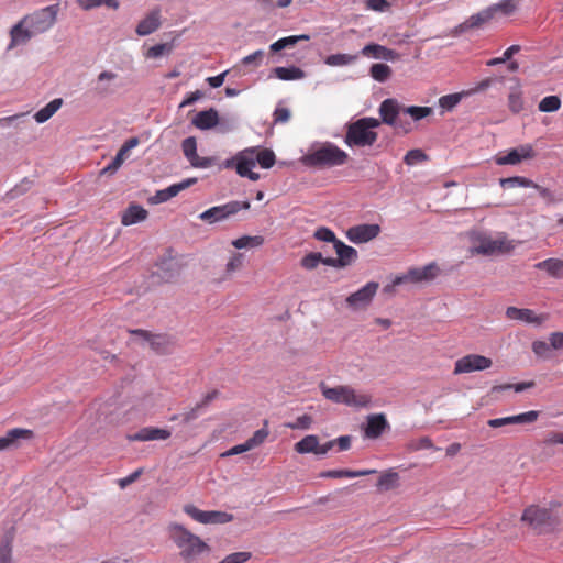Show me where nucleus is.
<instances>
[{
    "instance_id": "1",
    "label": "nucleus",
    "mask_w": 563,
    "mask_h": 563,
    "mask_svg": "<svg viewBox=\"0 0 563 563\" xmlns=\"http://www.w3.org/2000/svg\"><path fill=\"white\" fill-rule=\"evenodd\" d=\"M169 538L180 549V556L187 562H195L199 555L209 551V545L183 525L172 522L168 526Z\"/></svg>"
},
{
    "instance_id": "2",
    "label": "nucleus",
    "mask_w": 563,
    "mask_h": 563,
    "mask_svg": "<svg viewBox=\"0 0 563 563\" xmlns=\"http://www.w3.org/2000/svg\"><path fill=\"white\" fill-rule=\"evenodd\" d=\"M349 159L345 151L332 142H325L316 148H311L302 156L301 162L308 167H334L344 165Z\"/></svg>"
},
{
    "instance_id": "3",
    "label": "nucleus",
    "mask_w": 563,
    "mask_h": 563,
    "mask_svg": "<svg viewBox=\"0 0 563 563\" xmlns=\"http://www.w3.org/2000/svg\"><path fill=\"white\" fill-rule=\"evenodd\" d=\"M379 125V119L372 117H364L352 123H349L346 124L344 143L351 148L372 146L378 137L374 129L378 128Z\"/></svg>"
},
{
    "instance_id": "4",
    "label": "nucleus",
    "mask_w": 563,
    "mask_h": 563,
    "mask_svg": "<svg viewBox=\"0 0 563 563\" xmlns=\"http://www.w3.org/2000/svg\"><path fill=\"white\" fill-rule=\"evenodd\" d=\"M521 522L540 536L554 532L560 523V518L553 515L550 509L530 505L523 510Z\"/></svg>"
},
{
    "instance_id": "5",
    "label": "nucleus",
    "mask_w": 563,
    "mask_h": 563,
    "mask_svg": "<svg viewBox=\"0 0 563 563\" xmlns=\"http://www.w3.org/2000/svg\"><path fill=\"white\" fill-rule=\"evenodd\" d=\"M323 397L334 404H343L354 408H368L372 405V398L367 394L357 393L347 385L329 387L324 384L320 386Z\"/></svg>"
},
{
    "instance_id": "6",
    "label": "nucleus",
    "mask_w": 563,
    "mask_h": 563,
    "mask_svg": "<svg viewBox=\"0 0 563 563\" xmlns=\"http://www.w3.org/2000/svg\"><path fill=\"white\" fill-rule=\"evenodd\" d=\"M250 207L251 203L249 200H232L224 205L214 206L205 210L202 213L199 214V219L209 224H213L230 219L241 210H249Z\"/></svg>"
},
{
    "instance_id": "7",
    "label": "nucleus",
    "mask_w": 563,
    "mask_h": 563,
    "mask_svg": "<svg viewBox=\"0 0 563 563\" xmlns=\"http://www.w3.org/2000/svg\"><path fill=\"white\" fill-rule=\"evenodd\" d=\"M58 5L52 4L40 9L32 14L25 15L26 25L33 30L35 35L48 31L56 22Z\"/></svg>"
},
{
    "instance_id": "8",
    "label": "nucleus",
    "mask_w": 563,
    "mask_h": 563,
    "mask_svg": "<svg viewBox=\"0 0 563 563\" xmlns=\"http://www.w3.org/2000/svg\"><path fill=\"white\" fill-rule=\"evenodd\" d=\"M184 512L203 525H223L233 520L232 514L220 510H200L191 504L184 506Z\"/></svg>"
},
{
    "instance_id": "9",
    "label": "nucleus",
    "mask_w": 563,
    "mask_h": 563,
    "mask_svg": "<svg viewBox=\"0 0 563 563\" xmlns=\"http://www.w3.org/2000/svg\"><path fill=\"white\" fill-rule=\"evenodd\" d=\"M257 148L258 146H251L239 151L234 156L227 158L222 163V167L227 169H234L235 173L241 176L256 166L254 151H257Z\"/></svg>"
},
{
    "instance_id": "10",
    "label": "nucleus",
    "mask_w": 563,
    "mask_h": 563,
    "mask_svg": "<svg viewBox=\"0 0 563 563\" xmlns=\"http://www.w3.org/2000/svg\"><path fill=\"white\" fill-rule=\"evenodd\" d=\"M334 251L338 257H327L324 265L334 268H344L354 264L358 258L356 249L345 244L343 241L335 242Z\"/></svg>"
},
{
    "instance_id": "11",
    "label": "nucleus",
    "mask_w": 563,
    "mask_h": 563,
    "mask_svg": "<svg viewBox=\"0 0 563 563\" xmlns=\"http://www.w3.org/2000/svg\"><path fill=\"white\" fill-rule=\"evenodd\" d=\"M156 272L154 275L164 283H170L175 280L181 272V263L180 260L173 256L170 252H168L167 255H164L157 263H156Z\"/></svg>"
},
{
    "instance_id": "12",
    "label": "nucleus",
    "mask_w": 563,
    "mask_h": 563,
    "mask_svg": "<svg viewBox=\"0 0 563 563\" xmlns=\"http://www.w3.org/2000/svg\"><path fill=\"white\" fill-rule=\"evenodd\" d=\"M130 333L141 339L142 342L148 343L151 349L157 354H167L172 351V338L166 334H152L142 329L131 330Z\"/></svg>"
},
{
    "instance_id": "13",
    "label": "nucleus",
    "mask_w": 563,
    "mask_h": 563,
    "mask_svg": "<svg viewBox=\"0 0 563 563\" xmlns=\"http://www.w3.org/2000/svg\"><path fill=\"white\" fill-rule=\"evenodd\" d=\"M490 358L479 354H467L455 362L454 374H464L475 371H484L492 366Z\"/></svg>"
},
{
    "instance_id": "14",
    "label": "nucleus",
    "mask_w": 563,
    "mask_h": 563,
    "mask_svg": "<svg viewBox=\"0 0 563 563\" xmlns=\"http://www.w3.org/2000/svg\"><path fill=\"white\" fill-rule=\"evenodd\" d=\"M378 286L379 285L376 282L367 283L362 288H360L357 291L351 294L346 298V300H345L346 305L353 310H358V309L367 307L372 302V300L378 289Z\"/></svg>"
},
{
    "instance_id": "15",
    "label": "nucleus",
    "mask_w": 563,
    "mask_h": 563,
    "mask_svg": "<svg viewBox=\"0 0 563 563\" xmlns=\"http://www.w3.org/2000/svg\"><path fill=\"white\" fill-rule=\"evenodd\" d=\"M380 233V227L376 223H364L351 227L346 231L349 241L355 244L367 243Z\"/></svg>"
},
{
    "instance_id": "16",
    "label": "nucleus",
    "mask_w": 563,
    "mask_h": 563,
    "mask_svg": "<svg viewBox=\"0 0 563 563\" xmlns=\"http://www.w3.org/2000/svg\"><path fill=\"white\" fill-rule=\"evenodd\" d=\"M197 183V178H186L177 184H173L167 188L157 190L155 195L148 198V202L152 205H159L168 201L169 199L176 197L180 191L189 188L194 184Z\"/></svg>"
},
{
    "instance_id": "17",
    "label": "nucleus",
    "mask_w": 563,
    "mask_h": 563,
    "mask_svg": "<svg viewBox=\"0 0 563 563\" xmlns=\"http://www.w3.org/2000/svg\"><path fill=\"white\" fill-rule=\"evenodd\" d=\"M534 155L533 148L530 144L520 145L519 147L511 148L505 155H498L495 158L497 165H517L523 159L532 158Z\"/></svg>"
},
{
    "instance_id": "18",
    "label": "nucleus",
    "mask_w": 563,
    "mask_h": 563,
    "mask_svg": "<svg viewBox=\"0 0 563 563\" xmlns=\"http://www.w3.org/2000/svg\"><path fill=\"white\" fill-rule=\"evenodd\" d=\"M506 317L510 320L521 321L536 327H541L548 320V314H536L531 309L517 307H508L506 309Z\"/></svg>"
},
{
    "instance_id": "19",
    "label": "nucleus",
    "mask_w": 563,
    "mask_h": 563,
    "mask_svg": "<svg viewBox=\"0 0 563 563\" xmlns=\"http://www.w3.org/2000/svg\"><path fill=\"white\" fill-rule=\"evenodd\" d=\"M539 417V411L530 410L515 416L489 419L487 424L492 428H501L510 424H529L534 422Z\"/></svg>"
},
{
    "instance_id": "20",
    "label": "nucleus",
    "mask_w": 563,
    "mask_h": 563,
    "mask_svg": "<svg viewBox=\"0 0 563 563\" xmlns=\"http://www.w3.org/2000/svg\"><path fill=\"white\" fill-rule=\"evenodd\" d=\"M378 113L380 115V123L393 126V124L397 123L399 115L404 114V106L396 99L388 98L379 104Z\"/></svg>"
},
{
    "instance_id": "21",
    "label": "nucleus",
    "mask_w": 563,
    "mask_h": 563,
    "mask_svg": "<svg viewBox=\"0 0 563 563\" xmlns=\"http://www.w3.org/2000/svg\"><path fill=\"white\" fill-rule=\"evenodd\" d=\"M474 252L483 255H493L495 253L509 251L510 246L505 239H492L489 236H481L477 244L473 247Z\"/></svg>"
},
{
    "instance_id": "22",
    "label": "nucleus",
    "mask_w": 563,
    "mask_h": 563,
    "mask_svg": "<svg viewBox=\"0 0 563 563\" xmlns=\"http://www.w3.org/2000/svg\"><path fill=\"white\" fill-rule=\"evenodd\" d=\"M360 54L365 57L382 59L386 62H395L398 60L400 57L399 53H397L396 51L377 43L366 44L360 51Z\"/></svg>"
},
{
    "instance_id": "23",
    "label": "nucleus",
    "mask_w": 563,
    "mask_h": 563,
    "mask_svg": "<svg viewBox=\"0 0 563 563\" xmlns=\"http://www.w3.org/2000/svg\"><path fill=\"white\" fill-rule=\"evenodd\" d=\"M161 9L154 8L136 25L135 32L139 36H146L157 31L161 25Z\"/></svg>"
},
{
    "instance_id": "24",
    "label": "nucleus",
    "mask_w": 563,
    "mask_h": 563,
    "mask_svg": "<svg viewBox=\"0 0 563 563\" xmlns=\"http://www.w3.org/2000/svg\"><path fill=\"white\" fill-rule=\"evenodd\" d=\"M386 429H389V423L384 413H374L367 417V422L364 428L365 437L368 439L379 438Z\"/></svg>"
},
{
    "instance_id": "25",
    "label": "nucleus",
    "mask_w": 563,
    "mask_h": 563,
    "mask_svg": "<svg viewBox=\"0 0 563 563\" xmlns=\"http://www.w3.org/2000/svg\"><path fill=\"white\" fill-rule=\"evenodd\" d=\"M140 143L137 137H131L124 142L121 148L118 151L111 163L101 169V175L115 173L123 164L126 154L137 146Z\"/></svg>"
},
{
    "instance_id": "26",
    "label": "nucleus",
    "mask_w": 563,
    "mask_h": 563,
    "mask_svg": "<svg viewBox=\"0 0 563 563\" xmlns=\"http://www.w3.org/2000/svg\"><path fill=\"white\" fill-rule=\"evenodd\" d=\"M33 431L30 429L14 428L0 438V452L16 448L19 440H31Z\"/></svg>"
},
{
    "instance_id": "27",
    "label": "nucleus",
    "mask_w": 563,
    "mask_h": 563,
    "mask_svg": "<svg viewBox=\"0 0 563 563\" xmlns=\"http://www.w3.org/2000/svg\"><path fill=\"white\" fill-rule=\"evenodd\" d=\"M10 36L11 41L8 46V49H11L16 45L26 43L33 36H35V33H33V30L26 25V21H24L23 18L20 22L12 26V29L10 30Z\"/></svg>"
},
{
    "instance_id": "28",
    "label": "nucleus",
    "mask_w": 563,
    "mask_h": 563,
    "mask_svg": "<svg viewBox=\"0 0 563 563\" xmlns=\"http://www.w3.org/2000/svg\"><path fill=\"white\" fill-rule=\"evenodd\" d=\"M494 16V8H486L473 15L456 26V33H462L470 29L481 27L486 22L490 21Z\"/></svg>"
},
{
    "instance_id": "29",
    "label": "nucleus",
    "mask_w": 563,
    "mask_h": 563,
    "mask_svg": "<svg viewBox=\"0 0 563 563\" xmlns=\"http://www.w3.org/2000/svg\"><path fill=\"white\" fill-rule=\"evenodd\" d=\"M170 437V431L167 429L144 427L134 434L130 435L131 441H156L167 440Z\"/></svg>"
},
{
    "instance_id": "30",
    "label": "nucleus",
    "mask_w": 563,
    "mask_h": 563,
    "mask_svg": "<svg viewBox=\"0 0 563 563\" xmlns=\"http://www.w3.org/2000/svg\"><path fill=\"white\" fill-rule=\"evenodd\" d=\"M219 123L218 111L213 108L200 111L192 119V124L199 130H210Z\"/></svg>"
},
{
    "instance_id": "31",
    "label": "nucleus",
    "mask_w": 563,
    "mask_h": 563,
    "mask_svg": "<svg viewBox=\"0 0 563 563\" xmlns=\"http://www.w3.org/2000/svg\"><path fill=\"white\" fill-rule=\"evenodd\" d=\"M117 77L118 75L113 71H101L97 77V85L93 88L95 93L101 98L112 95L114 89L111 87L110 82Z\"/></svg>"
},
{
    "instance_id": "32",
    "label": "nucleus",
    "mask_w": 563,
    "mask_h": 563,
    "mask_svg": "<svg viewBox=\"0 0 563 563\" xmlns=\"http://www.w3.org/2000/svg\"><path fill=\"white\" fill-rule=\"evenodd\" d=\"M534 267L540 271L547 272L551 277L562 278L563 277V261L560 258H547L538 262Z\"/></svg>"
},
{
    "instance_id": "33",
    "label": "nucleus",
    "mask_w": 563,
    "mask_h": 563,
    "mask_svg": "<svg viewBox=\"0 0 563 563\" xmlns=\"http://www.w3.org/2000/svg\"><path fill=\"white\" fill-rule=\"evenodd\" d=\"M147 211L140 205H131L122 214L121 222L123 225H132L145 220Z\"/></svg>"
},
{
    "instance_id": "34",
    "label": "nucleus",
    "mask_w": 563,
    "mask_h": 563,
    "mask_svg": "<svg viewBox=\"0 0 563 563\" xmlns=\"http://www.w3.org/2000/svg\"><path fill=\"white\" fill-rule=\"evenodd\" d=\"M376 473L375 470H361V471H351V470H329L320 473V477L322 478H341L349 477L355 478L361 476H366L369 474Z\"/></svg>"
},
{
    "instance_id": "35",
    "label": "nucleus",
    "mask_w": 563,
    "mask_h": 563,
    "mask_svg": "<svg viewBox=\"0 0 563 563\" xmlns=\"http://www.w3.org/2000/svg\"><path fill=\"white\" fill-rule=\"evenodd\" d=\"M62 104L63 100L60 98L53 99L45 107L35 112L34 120L40 124L48 121L59 110Z\"/></svg>"
},
{
    "instance_id": "36",
    "label": "nucleus",
    "mask_w": 563,
    "mask_h": 563,
    "mask_svg": "<svg viewBox=\"0 0 563 563\" xmlns=\"http://www.w3.org/2000/svg\"><path fill=\"white\" fill-rule=\"evenodd\" d=\"M360 55V52L357 54H331L324 58V64L331 67L349 66L354 64Z\"/></svg>"
},
{
    "instance_id": "37",
    "label": "nucleus",
    "mask_w": 563,
    "mask_h": 563,
    "mask_svg": "<svg viewBox=\"0 0 563 563\" xmlns=\"http://www.w3.org/2000/svg\"><path fill=\"white\" fill-rule=\"evenodd\" d=\"M275 76L284 81L299 80L305 78V71L297 66L276 67L274 68Z\"/></svg>"
},
{
    "instance_id": "38",
    "label": "nucleus",
    "mask_w": 563,
    "mask_h": 563,
    "mask_svg": "<svg viewBox=\"0 0 563 563\" xmlns=\"http://www.w3.org/2000/svg\"><path fill=\"white\" fill-rule=\"evenodd\" d=\"M319 438L314 434H308L295 444V451L299 454H316Z\"/></svg>"
},
{
    "instance_id": "39",
    "label": "nucleus",
    "mask_w": 563,
    "mask_h": 563,
    "mask_svg": "<svg viewBox=\"0 0 563 563\" xmlns=\"http://www.w3.org/2000/svg\"><path fill=\"white\" fill-rule=\"evenodd\" d=\"M254 159L262 168L268 169L274 166L276 162L275 153L271 148H261L254 151Z\"/></svg>"
},
{
    "instance_id": "40",
    "label": "nucleus",
    "mask_w": 563,
    "mask_h": 563,
    "mask_svg": "<svg viewBox=\"0 0 563 563\" xmlns=\"http://www.w3.org/2000/svg\"><path fill=\"white\" fill-rule=\"evenodd\" d=\"M391 68L383 63L373 64L369 68L371 77L377 82H386L391 76Z\"/></svg>"
},
{
    "instance_id": "41",
    "label": "nucleus",
    "mask_w": 563,
    "mask_h": 563,
    "mask_svg": "<svg viewBox=\"0 0 563 563\" xmlns=\"http://www.w3.org/2000/svg\"><path fill=\"white\" fill-rule=\"evenodd\" d=\"M499 185L505 189L516 188V187L530 188L532 186H536V183L533 180L522 177V176H512V177L499 179Z\"/></svg>"
},
{
    "instance_id": "42",
    "label": "nucleus",
    "mask_w": 563,
    "mask_h": 563,
    "mask_svg": "<svg viewBox=\"0 0 563 563\" xmlns=\"http://www.w3.org/2000/svg\"><path fill=\"white\" fill-rule=\"evenodd\" d=\"M12 541L13 536L5 533L0 542V563H13L12 560Z\"/></svg>"
},
{
    "instance_id": "43",
    "label": "nucleus",
    "mask_w": 563,
    "mask_h": 563,
    "mask_svg": "<svg viewBox=\"0 0 563 563\" xmlns=\"http://www.w3.org/2000/svg\"><path fill=\"white\" fill-rule=\"evenodd\" d=\"M411 282V283H420L426 282V279L422 276V273L419 267L410 268L406 274L401 276H397L394 282L393 286H398L404 283Z\"/></svg>"
},
{
    "instance_id": "44",
    "label": "nucleus",
    "mask_w": 563,
    "mask_h": 563,
    "mask_svg": "<svg viewBox=\"0 0 563 563\" xmlns=\"http://www.w3.org/2000/svg\"><path fill=\"white\" fill-rule=\"evenodd\" d=\"M325 258L327 257H323L320 252H310L301 258L300 265L305 269L312 271L317 268L319 264L324 265Z\"/></svg>"
},
{
    "instance_id": "45",
    "label": "nucleus",
    "mask_w": 563,
    "mask_h": 563,
    "mask_svg": "<svg viewBox=\"0 0 563 563\" xmlns=\"http://www.w3.org/2000/svg\"><path fill=\"white\" fill-rule=\"evenodd\" d=\"M33 181L27 177L23 178L19 184H16L12 189L7 192V198L9 200H13L19 198L20 196L26 194L32 188Z\"/></svg>"
},
{
    "instance_id": "46",
    "label": "nucleus",
    "mask_w": 563,
    "mask_h": 563,
    "mask_svg": "<svg viewBox=\"0 0 563 563\" xmlns=\"http://www.w3.org/2000/svg\"><path fill=\"white\" fill-rule=\"evenodd\" d=\"M561 107V99L558 96H547L544 97L538 106L539 111L541 112H554L558 111Z\"/></svg>"
},
{
    "instance_id": "47",
    "label": "nucleus",
    "mask_w": 563,
    "mask_h": 563,
    "mask_svg": "<svg viewBox=\"0 0 563 563\" xmlns=\"http://www.w3.org/2000/svg\"><path fill=\"white\" fill-rule=\"evenodd\" d=\"M263 243V238L260 235L249 236L244 235L239 239H235L232 244L235 249H246V247H255L260 246Z\"/></svg>"
},
{
    "instance_id": "48",
    "label": "nucleus",
    "mask_w": 563,
    "mask_h": 563,
    "mask_svg": "<svg viewBox=\"0 0 563 563\" xmlns=\"http://www.w3.org/2000/svg\"><path fill=\"white\" fill-rule=\"evenodd\" d=\"M432 109L430 107H420V106H409L404 107V114L410 115L413 121H419L429 114H431Z\"/></svg>"
},
{
    "instance_id": "49",
    "label": "nucleus",
    "mask_w": 563,
    "mask_h": 563,
    "mask_svg": "<svg viewBox=\"0 0 563 563\" xmlns=\"http://www.w3.org/2000/svg\"><path fill=\"white\" fill-rule=\"evenodd\" d=\"M398 478V473L393 471L386 472L379 477L377 487L380 489L389 490L397 485Z\"/></svg>"
},
{
    "instance_id": "50",
    "label": "nucleus",
    "mask_w": 563,
    "mask_h": 563,
    "mask_svg": "<svg viewBox=\"0 0 563 563\" xmlns=\"http://www.w3.org/2000/svg\"><path fill=\"white\" fill-rule=\"evenodd\" d=\"M462 93H450L439 99V107L443 111H452L461 101Z\"/></svg>"
},
{
    "instance_id": "51",
    "label": "nucleus",
    "mask_w": 563,
    "mask_h": 563,
    "mask_svg": "<svg viewBox=\"0 0 563 563\" xmlns=\"http://www.w3.org/2000/svg\"><path fill=\"white\" fill-rule=\"evenodd\" d=\"M313 236L319 241L332 243L333 246L335 245V242L340 241V239L336 238L335 233L327 227L318 228L314 231Z\"/></svg>"
},
{
    "instance_id": "52",
    "label": "nucleus",
    "mask_w": 563,
    "mask_h": 563,
    "mask_svg": "<svg viewBox=\"0 0 563 563\" xmlns=\"http://www.w3.org/2000/svg\"><path fill=\"white\" fill-rule=\"evenodd\" d=\"M181 150L187 158L190 161L191 158H196L197 155V141L194 136H188L181 142Z\"/></svg>"
},
{
    "instance_id": "53",
    "label": "nucleus",
    "mask_w": 563,
    "mask_h": 563,
    "mask_svg": "<svg viewBox=\"0 0 563 563\" xmlns=\"http://www.w3.org/2000/svg\"><path fill=\"white\" fill-rule=\"evenodd\" d=\"M81 5L85 10H91L100 5H107L117 10L120 3L118 0H85Z\"/></svg>"
},
{
    "instance_id": "54",
    "label": "nucleus",
    "mask_w": 563,
    "mask_h": 563,
    "mask_svg": "<svg viewBox=\"0 0 563 563\" xmlns=\"http://www.w3.org/2000/svg\"><path fill=\"white\" fill-rule=\"evenodd\" d=\"M508 107L514 113H519L523 109V100L519 91H511L509 93Z\"/></svg>"
},
{
    "instance_id": "55",
    "label": "nucleus",
    "mask_w": 563,
    "mask_h": 563,
    "mask_svg": "<svg viewBox=\"0 0 563 563\" xmlns=\"http://www.w3.org/2000/svg\"><path fill=\"white\" fill-rule=\"evenodd\" d=\"M218 132L224 134L233 131L236 128V120L233 118H219V123L216 124Z\"/></svg>"
},
{
    "instance_id": "56",
    "label": "nucleus",
    "mask_w": 563,
    "mask_h": 563,
    "mask_svg": "<svg viewBox=\"0 0 563 563\" xmlns=\"http://www.w3.org/2000/svg\"><path fill=\"white\" fill-rule=\"evenodd\" d=\"M312 423V418L309 415H302L296 418L294 422H289L286 426L290 429H309Z\"/></svg>"
},
{
    "instance_id": "57",
    "label": "nucleus",
    "mask_w": 563,
    "mask_h": 563,
    "mask_svg": "<svg viewBox=\"0 0 563 563\" xmlns=\"http://www.w3.org/2000/svg\"><path fill=\"white\" fill-rule=\"evenodd\" d=\"M170 49L172 48L168 44H165V43L156 44L148 48V51L146 53V57L147 58H158V57L163 56L164 54L169 53Z\"/></svg>"
},
{
    "instance_id": "58",
    "label": "nucleus",
    "mask_w": 563,
    "mask_h": 563,
    "mask_svg": "<svg viewBox=\"0 0 563 563\" xmlns=\"http://www.w3.org/2000/svg\"><path fill=\"white\" fill-rule=\"evenodd\" d=\"M292 46H295V43H294L292 36L290 35V36L282 37V38L277 40L276 42L272 43L269 46V49L273 53H277L285 48L292 47Z\"/></svg>"
},
{
    "instance_id": "59",
    "label": "nucleus",
    "mask_w": 563,
    "mask_h": 563,
    "mask_svg": "<svg viewBox=\"0 0 563 563\" xmlns=\"http://www.w3.org/2000/svg\"><path fill=\"white\" fill-rule=\"evenodd\" d=\"M268 435V431L265 428L256 430L253 435L246 440L251 449L262 444Z\"/></svg>"
},
{
    "instance_id": "60",
    "label": "nucleus",
    "mask_w": 563,
    "mask_h": 563,
    "mask_svg": "<svg viewBox=\"0 0 563 563\" xmlns=\"http://www.w3.org/2000/svg\"><path fill=\"white\" fill-rule=\"evenodd\" d=\"M423 159H426V154L418 148L408 151L404 157L407 165H415Z\"/></svg>"
},
{
    "instance_id": "61",
    "label": "nucleus",
    "mask_w": 563,
    "mask_h": 563,
    "mask_svg": "<svg viewBox=\"0 0 563 563\" xmlns=\"http://www.w3.org/2000/svg\"><path fill=\"white\" fill-rule=\"evenodd\" d=\"M550 350V343L545 341L537 340L532 343V351L537 356L545 358L549 356Z\"/></svg>"
},
{
    "instance_id": "62",
    "label": "nucleus",
    "mask_w": 563,
    "mask_h": 563,
    "mask_svg": "<svg viewBox=\"0 0 563 563\" xmlns=\"http://www.w3.org/2000/svg\"><path fill=\"white\" fill-rule=\"evenodd\" d=\"M214 157H200L198 154L196 158L188 161L192 167L196 168H209L214 164Z\"/></svg>"
},
{
    "instance_id": "63",
    "label": "nucleus",
    "mask_w": 563,
    "mask_h": 563,
    "mask_svg": "<svg viewBox=\"0 0 563 563\" xmlns=\"http://www.w3.org/2000/svg\"><path fill=\"white\" fill-rule=\"evenodd\" d=\"M366 7L376 12H385L389 9L390 4L387 0H366Z\"/></svg>"
},
{
    "instance_id": "64",
    "label": "nucleus",
    "mask_w": 563,
    "mask_h": 563,
    "mask_svg": "<svg viewBox=\"0 0 563 563\" xmlns=\"http://www.w3.org/2000/svg\"><path fill=\"white\" fill-rule=\"evenodd\" d=\"M404 115L405 114L399 115V118L397 119V123L393 124V128L398 132L407 134L412 131V123L409 120L405 119Z\"/></svg>"
}]
</instances>
